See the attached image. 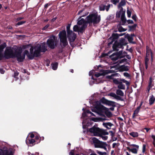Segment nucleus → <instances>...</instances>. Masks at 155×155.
Masks as SVG:
<instances>
[{
  "mask_svg": "<svg viewBox=\"0 0 155 155\" xmlns=\"http://www.w3.org/2000/svg\"><path fill=\"white\" fill-rule=\"evenodd\" d=\"M30 48V53L27 50H25L23 53V55H21V49H19L18 51L16 47H14L12 48L8 47H6L4 52V57L7 59L16 57L18 61L21 62L25 58V55H27L29 59H32L34 57H38L39 56L40 52H45L47 50L45 43H43L41 45L38 44L34 48L30 45H24L22 46L23 49Z\"/></svg>",
  "mask_w": 155,
  "mask_h": 155,
  "instance_id": "f257e3e1",
  "label": "nucleus"
},
{
  "mask_svg": "<svg viewBox=\"0 0 155 155\" xmlns=\"http://www.w3.org/2000/svg\"><path fill=\"white\" fill-rule=\"evenodd\" d=\"M96 104L97 105L96 106L95 108L91 109L92 112H94L95 114L91 112L90 110H87L86 112H84L82 114V117H84L86 116H96V115H102L105 107L100 104V102L97 101Z\"/></svg>",
  "mask_w": 155,
  "mask_h": 155,
  "instance_id": "f03ea898",
  "label": "nucleus"
},
{
  "mask_svg": "<svg viewBox=\"0 0 155 155\" xmlns=\"http://www.w3.org/2000/svg\"><path fill=\"white\" fill-rule=\"evenodd\" d=\"M87 14H86L85 15H83L78 18L77 22L78 25H75L73 27V30L74 31L82 32L83 30L87 26V21L86 22L84 18L80 19L82 17H84Z\"/></svg>",
  "mask_w": 155,
  "mask_h": 155,
  "instance_id": "7ed1b4c3",
  "label": "nucleus"
},
{
  "mask_svg": "<svg viewBox=\"0 0 155 155\" xmlns=\"http://www.w3.org/2000/svg\"><path fill=\"white\" fill-rule=\"evenodd\" d=\"M100 16L98 15L96 13L90 14L87 17V22L89 24H97L100 22Z\"/></svg>",
  "mask_w": 155,
  "mask_h": 155,
  "instance_id": "20e7f679",
  "label": "nucleus"
},
{
  "mask_svg": "<svg viewBox=\"0 0 155 155\" xmlns=\"http://www.w3.org/2000/svg\"><path fill=\"white\" fill-rule=\"evenodd\" d=\"M57 38L53 35L50 37L47 41L48 46L51 49H54L56 46L57 44Z\"/></svg>",
  "mask_w": 155,
  "mask_h": 155,
  "instance_id": "39448f33",
  "label": "nucleus"
},
{
  "mask_svg": "<svg viewBox=\"0 0 155 155\" xmlns=\"http://www.w3.org/2000/svg\"><path fill=\"white\" fill-rule=\"evenodd\" d=\"M92 139L93 140V142L94 143H96L94 144V146L95 147L103 148L105 150H107L106 147L107 145L106 143L99 141L98 140L94 137H93Z\"/></svg>",
  "mask_w": 155,
  "mask_h": 155,
  "instance_id": "423d86ee",
  "label": "nucleus"
},
{
  "mask_svg": "<svg viewBox=\"0 0 155 155\" xmlns=\"http://www.w3.org/2000/svg\"><path fill=\"white\" fill-rule=\"evenodd\" d=\"M58 35L60 38V41L63 44V46H65L67 45L68 43L67 41L66 31L63 30L60 31Z\"/></svg>",
  "mask_w": 155,
  "mask_h": 155,
  "instance_id": "0eeeda50",
  "label": "nucleus"
},
{
  "mask_svg": "<svg viewBox=\"0 0 155 155\" xmlns=\"http://www.w3.org/2000/svg\"><path fill=\"white\" fill-rule=\"evenodd\" d=\"M125 39L121 38L120 41V42L115 41L113 45V48L114 51H118L119 48L123 49V45H124V42Z\"/></svg>",
  "mask_w": 155,
  "mask_h": 155,
  "instance_id": "6e6552de",
  "label": "nucleus"
},
{
  "mask_svg": "<svg viewBox=\"0 0 155 155\" xmlns=\"http://www.w3.org/2000/svg\"><path fill=\"white\" fill-rule=\"evenodd\" d=\"M111 70H110L109 71L107 72V71H104V70H102L103 72L101 73H97L95 74L94 75L95 77L97 78L99 77V76L101 75H104L105 73H111V72H116L117 71L118 69L116 68V66H112L110 67Z\"/></svg>",
  "mask_w": 155,
  "mask_h": 155,
  "instance_id": "1a4fd4ad",
  "label": "nucleus"
},
{
  "mask_svg": "<svg viewBox=\"0 0 155 155\" xmlns=\"http://www.w3.org/2000/svg\"><path fill=\"white\" fill-rule=\"evenodd\" d=\"M100 129L99 127L94 126L89 129V131L91 133L92 135L98 136L100 135Z\"/></svg>",
  "mask_w": 155,
  "mask_h": 155,
  "instance_id": "9d476101",
  "label": "nucleus"
},
{
  "mask_svg": "<svg viewBox=\"0 0 155 155\" xmlns=\"http://www.w3.org/2000/svg\"><path fill=\"white\" fill-rule=\"evenodd\" d=\"M122 54V51H120L118 53H113L110 56V58L112 60L115 61L118 59L119 57L121 58L120 56Z\"/></svg>",
  "mask_w": 155,
  "mask_h": 155,
  "instance_id": "9b49d317",
  "label": "nucleus"
},
{
  "mask_svg": "<svg viewBox=\"0 0 155 155\" xmlns=\"http://www.w3.org/2000/svg\"><path fill=\"white\" fill-rule=\"evenodd\" d=\"M13 153L11 149L5 150L0 149V155H13Z\"/></svg>",
  "mask_w": 155,
  "mask_h": 155,
  "instance_id": "f8f14e48",
  "label": "nucleus"
},
{
  "mask_svg": "<svg viewBox=\"0 0 155 155\" xmlns=\"http://www.w3.org/2000/svg\"><path fill=\"white\" fill-rule=\"evenodd\" d=\"M68 37L70 42L74 41L76 38V35L73 31H71L69 34H68Z\"/></svg>",
  "mask_w": 155,
  "mask_h": 155,
  "instance_id": "ddd939ff",
  "label": "nucleus"
},
{
  "mask_svg": "<svg viewBox=\"0 0 155 155\" xmlns=\"http://www.w3.org/2000/svg\"><path fill=\"white\" fill-rule=\"evenodd\" d=\"M110 5H108L107 6L101 5L99 6V9L101 11H104L105 9L107 12L110 8Z\"/></svg>",
  "mask_w": 155,
  "mask_h": 155,
  "instance_id": "4468645a",
  "label": "nucleus"
},
{
  "mask_svg": "<svg viewBox=\"0 0 155 155\" xmlns=\"http://www.w3.org/2000/svg\"><path fill=\"white\" fill-rule=\"evenodd\" d=\"M146 56L150 58V56L151 57V59H152V52L151 49L148 46H147Z\"/></svg>",
  "mask_w": 155,
  "mask_h": 155,
  "instance_id": "2eb2a0df",
  "label": "nucleus"
},
{
  "mask_svg": "<svg viewBox=\"0 0 155 155\" xmlns=\"http://www.w3.org/2000/svg\"><path fill=\"white\" fill-rule=\"evenodd\" d=\"M108 95L113 97L116 99L121 101L122 100V98L120 97L117 95V94L114 93H110L108 94Z\"/></svg>",
  "mask_w": 155,
  "mask_h": 155,
  "instance_id": "dca6fc26",
  "label": "nucleus"
},
{
  "mask_svg": "<svg viewBox=\"0 0 155 155\" xmlns=\"http://www.w3.org/2000/svg\"><path fill=\"white\" fill-rule=\"evenodd\" d=\"M6 44L4 43L0 45V60L2 59V52L3 51L4 48L6 47Z\"/></svg>",
  "mask_w": 155,
  "mask_h": 155,
  "instance_id": "f3484780",
  "label": "nucleus"
},
{
  "mask_svg": "<svg viewBox=\"0 0 155 155\" xmlns=\"http://www.w3.org/2000/svg\"><path fill=\"white\" fill-rule=\"evenodd\" d=\"M142 105V103H141L140 104V105L138 107L136 110L134 111V113L132 115V117L133 118H134L138 114V113L140 108L141 107V106Z\"/></svg>",
  "mask_w": 155,
  "mask_h": 155,
  "instance_id": "a211bd4d",
  "label": "nucleus"
},
{
  "mask_svg": "<svg viewBox=\"0 0 155 155\" xmlns=\"http://www.w3.org/2000/svg\"><path fill=\"white\" fill-rule=\"evenodd\" d=\"M149 104L150 105L153 104L155 101V97L152 95L149 97Z\"/></svg>",
  "mask_w": 155,
  "mask_h": 155,
  "instance_id": "6ab92c4d",
  "label": "nucleus"
},
{
  "mask_svg": "<svg viewBox=\"0 0 155 155\" xmlns=\"http://www.w3.org/2000/svg\"><path fill=\"white\" fill-rule=\"evenodd\" d=\"M126 20L125 16V14L123 13L121 15L120 23L122 25H124L126 22Z\"/></svg>",
  "mask_w": 155,
  "mask_h": 155,
  "instance_id": "aec40b11",
  "label": "nucleus"
},
{
  "mask_svg": "<svg viewBox=\"0 0 155 155\" xmlns=\"http://www.w3.org/2000/svg\"><path fill=\"white\" fill-rule=\"evenodd\" d=\"M103 125L107 129H110L111 128V127L113 125V124L110 123H103Z\"/></svg>",
  "mask_w": 155,
  "mask_h": 155,
  "instance_id": "412c9836",
  "label": "nucleus"
},
{
  "mask_svg": "<svg viewBox=\"0 0 155 155\" xmlns=\"http://www.w3.org/2000/svg\"><path fill=\"white\" fill-rule=\"evenodd\" d=\"M108 134V132L106 130L101 129L100 130V135L99 136L101 135H105Z\"/></svg>",
  "mask_w": 155,
  "mask_h": 155,
  "instance_id": "4be33fe9",
  "label": "nucleus"
},
{
  "mask_svg": "<svg viewBox=\"0 0 155 155\" xmlns=\"http://www.w3.org/2000/svg\"><path fill=\"white\" fill-rule=\"evenodd\" d=\"M116 93L117 95H119L122 97L124 96V93L120 89H117Z\"/></svg>",
  "mask_w": 155,
  "mask_h": 155,
  "instance_id": "5701e85b",
  "label": "nucleus"
},
{
  "mask_svg": "<svg viewBox=\"0 0 155 155\" xmlns=\"http://www.w3.org/2000/svg\"><path fill=\"white\" fill-rule=\"evenodd\" d=\"M117 87L119 89L124 90L125 86L124 84H123L122 82H120L117 85Z\"/></svg>",
  "mask_w": 155,
  "mask_h": 155,
  "instance_id": "b1692460",
  "label": "nucleus"
},
{
  "mask_svg": "<svg viewBox=\"0 0 155 155\" xmlns=\"http://www.w3.org/2000/svg\"><path fill=\"white\" fill-rule=\"evenodd\" d=\"M127 149L129 151H130L134 153L137 154V150L136 148L130 149V147H127Z\"/></svg>",
  "mask_w": 155,
  "mask_h": 155,
  "instance_id": "393cba45",
  "label": "nucleus"
},
{
  "mask_svg": "<svg viewBox=\"0 0 155 155\" xmlns=\"http://www.w3.org/2000/svg\"><path fill=\"white\" fill-rule=\"evenodd\" d=\"M129 134L131 136L134 137H136L138 136L139 134L137 132H132L129 133Z\"/></svg>",
  "mask_w": 155,
  "mask_h": 155,
  "instance_id": "a878e982",
  "label": "nucleus"
},
{
  "mask_svg": "<svg viewBox=\"0 0 155 155\" xmlns=\"http://www.w3.org/2000/svg\"><path fill=\"white\" fill-rule=\"evenodd\" d=\"M58 63L57 62H55L51 64L52 68L54 70H56L57 69L58 67Z\"/></svg>",
  "mask_w": 155,
  "mask_h": 155,
  "instance_id": "bb28decb",
  "label": "nucleus"
},
{
  "mask_svg": "<svg viewBox=\"0 0 155 155\" xmlns=\"http://www.w3.org/2000/svg\"><path fill=\"white\" fill-rule=\"evenodd\" d=\"M150 58L148 57H146L145 60V64L146 66V69H147L148 67V62Z\"/></svg>",
  "mask_w": 155,
  "mask_h": 155,
  "instance_id": "cd10ccee",
  "label": "nucleus"
},
{
  "mask_svg": "<svg viewBox=\"0 0 155 155\" xmlns=\"http://www.w3.org/2000/svg\"><path fill=\"white\" fill-rule=\"evenodd\" d=\"M106 104L109 106H114L115 105V102L111 101H106Z\"/></svg>",
  "mask_w": 155,
  "mask_h": 155,
  "instance_id": "c85d7f7f",
  "label": "nucleus"
},
{
  "mask_svg": "<svg viewBox=\"0 0 155 155\" xmlns=\"http://www.w3.org/2000/svg\"><path fill=\"white\" fill-rule=\"evenodd\" d=\"M126 54L127 53L125 51H124L123 52H122V54L121 55L120 57L123 58L125 57H126V58L129 59H130L131 58V57L130 55L126 54Z\"/></svg>",
  "mask_w": 155,
  "mask_h": 155,
  "instance_id": "c756f323",
  "label": "nucleus"
},
{
  "mask_svg": "<svg viewBox=\"0 0 155 155\" xmlns=\"http://www.w3.org/2000/svg\"><path fill=\"white\" fill-rule=\"evenodd\" d=\"M125 4L126 2L124 0H121L118 5V7L121 6H124L125 5Z\"/></svg>",
  "mask_w": 155,
  "mask_h": 155,
  "instance_id": "7c9ffc66",
  "label": "nucleus"
},
{
  "mask_svg": "<svg viewBox=\"0 0 155 155\" xmlns=\"http://www.w3.org/2000/svg\"><path fill=\"white\" fill-rule=\"evenodd\" d=\"M115 76V74H112L110 75H107L106 76L107 79H113V77Z\"/></svg>",
  "mask_w": 155,
  "mask_h": 155,
  "instance_id": "2f4dec72",
  "label": "nucleus"
},
{
  "mask_svg": "<svg viewBox=\"0 0 155 155\" xmlns=\"http://www.w3.org/2000/svg\"><path fill=\"white\" fill-rule=\"evenodd\" d=\"M96 152L100 155H107V153L106 152H102L98 150H97Z\"/></svg>",
  "mask_w": 155,
  "mask_h": 155,
  "instance_id": "473e14b6",
  "label": "nucleus"
},
{
  "mask_svg": "<svg viewBox=\"0 0 155 155\" xmlns=\"http://www.w3.org/2000/svg\"><path fill=\"white\" fill-rule=\"evenodd\" d=\"M70 26L71 24H68L67 26V34H69L70 33L71 31H70Z\"/></svg>",
  "mask_w": 155,
  "mask_h": 155,
  "instance_id": "72a5a7b5",
  "label": "nucleus"
},
{
  "mask_svg": "<svg viewBox=\"0 0 155 155\" xmlns=\"http://www.w3.org/2000/svg\"><path fill=\"white\" fill-rule=\"evenodd\" d=\"M121 68L122 69L123 71H127L128 68L127 67L125 66L124 65H122L121 67Z\"/></svg>",
  "mask_w": 155,
  "mask_h": 155,
  "instance_id": "f704fd0d",
  "label": "nucleus"
},
{
  "mask_svg": "<svg viewBox=\"0 0 155 155\" xmlns=\"http://www.w3.org/2000/svg\"><path fill=\"white\" fill-rule=\"evenodd\" d=\"M27 140H29V143L32 144H33V143H34L35 142V140L32 139H29V138L28 139V138H27Z\"/></svg>",
  "mask_w": 155,
  "mask_h": 155,
  "instance_id": "c9c22d12",
  "label": "nucleus"
},
{
  "mask_svg": "<svg viewBox=\"0 0 155 155\" xmlns=\"http://www.w3.org/2000/svg\"><path fill=\"white\" fill-rule=\"evenodd\" d=\"M120 144L119 143H114L112 144V148H115V147H118L119 146Z\"/></svg>",
  "mask_w": 155,
  "mask_h": 155,
  "instance_id": "e433bc0d",
  "label": "nucleus"
},
{
  "mask_svg": "<svg viewBox=\"0 0 155 155\" xmlns=\"http://www.w3.org/2000/svg\"><path fill=\"white\" fill-rule=\"evenodd\" d=\"M120 81H122L124 83H125L127 85H129V82L127 81H126V80L124 79H121Z\"/></svg>",
  "mask_w": 155,
  "mask_h": 155,
  "instance_id": "4c0bfd02",
  "label": "nucleus"
},
{
  "mask_svg": "<svg viewBox=\"0 0 155 155\" xmlns=\"http://www.w3.org/2000/svg\"><path fill=\"white\" fill-rule=\"evenodd\" d=\"M99 136L101 137L104 140H106L108 138L105 135H101Z\"/></svg>",
  "mask_w": 155,
  "mask_h": 155,
  "instance_id": "58836bf2",
  "label": "nucleus"
},
{
  "mask_svg": "<svg viewBox=\"0 0 155 155\" xmlns=\"http://www.w3.org/2000/svg\"><path fill=\"white\" fill-rule=\"evenodd\" d=\"M113 81L116 84H118L121 82L119 81L117 79H113Z\"/></svg>",
  "mask_w": 155,
  "mask_h": 155,
  "instance_id": "ea45409f",
  "label": "nucleus"
},
{
  "mask_svg": "<svg viewBox=\"0 0 155 155\" xmlns=\"http://www.w3.org/2000/svg\"><path fill=\"white\" fill-rule=\"evenodd\" d=\"M119 0H111V2L113 4L116 5L119 2Z\"/></svg>",
  "mask_w": 155,
  "mask_h": 155,
  "instance_id": "a19ab883",
  "label": "nucleus"
},
{
  "mask_svg": "<svg viewBox=\"0 0 155 155\" xmlns=\"http://www.w3.org/2000/svg\"><path fill=\"white\" fill-rule=\"evenodd\" d=\"M128 41L130 42H132L133 40V38L132 36H130V35L128 37Z\"/></svg>",
  "mask_w": 155,
  "mask_h": 155,
  "instance_id": "79ce46f5",
  "label": "nucleus"
},
{
  "mask_svg": "<svg viewBox=\"0 0 155 155\" xmlns=\"http://www.w3.org/2000/svg\"><path fill=\"white\" fill-rule=\"evenodd\" d=\"M118 30L120 32H122L126 31V29L123 28L122 27H120L118 28Z\"/></svg>",
  "mask_w": 155,
  "mask_h": 155,
  "instance_id": "37998d69",
  "label": "nucleus"
},
{
  "mask_svg": "<svg viewBox=\"0 0 155 155\" xmlns=\"http://www.w3.org/2000/svg\"><path fill=\"white\" fill-rule=\"evenodd\" d=\"M127 13L128 17L129 18L130 17L131 15V12L128 9H127Z\"/></svg>",
  "mask_w": 155,
  "mask_h": 155,
  "instance_id": "c03bdc74",
  "label": "nucleus"
},
{
  "mask_svg": "<svg viewBox=\"0 0 155 155\" xmlns=\"http://www.w3.org/2000/svg\"><path fill=\"white\" fill-rule=\"evenodd\" d=\"M146 149V145L145 144H143V148H142V152L143 153H144Z\"/></svg>",
  "mask_w": 155,
  "mask_h": 155,
  "instance_id": "a18cd8bd",
  "label": "nucleus"
},
{
  "mask_svg": "<svg viewBox=\"0 0 155 155\" xmlns=\"http://www.w3.org/2000/svg\"><path fill=\"white\" fill-rule=\"evenodd\" d=\"M152 138L153 139V144L154 146L155 147V135H152Z\"/></svg>",
  "mask_w": 155,
  "mask_h": 155,
  "instance_id": "49530a36",
  "label": "nucleus"
},
{
  "mask_svg": "<svg viewBox=\"0 0 155 155\" xmlns=\"http://www.w3.org/2000/svg\"><path fill=\"white\" fill-rule=\"evenodd\" d=\"M123 74L124 76L127 77H129L130 76V74L127 72H124Z\"/></svg>",
  "mask_w": 155,
  "mask_h": 155,
  "instance_id": "de8ad7c7",
  "label": "nucleus"
},
{
  "mask_svg": "<svg viewBox=\"0 0 155 155\" xmlns=\"http://www.w3.org/2000/svg\"><path fill=\"white\" fill-rule=\"evenodd\" d=\"M95 71L94 70H92L90 71L89 72V75L90 76H91L92 75V74L94 73Z\"/></svg>",
  "mask_w": 155,
  "mask_h": 155,
  "instance_id": "09e8293b",
  "label": "nucleus"
},
{
  "mask_svg": "<svg viewBox=\"0 0 155 155\" xmlns=\"http://www.w3.org/2000/svg\"><path fill=\"white\" fill-rule=\"evenodd\" d=\"M132 19L134 20L135 21H137V16L136 15H134L132 16Z\"/></svg>",
  "mask_w": 155,
  "mask_h": 155,
  "instance_id": "8fccbe9b",
  "label": "nucleus"
},
{
  "mask_svg": "<svg viewBox=\"0 0 155 155\" xmlns=\"http://www.w3.org/2000/svg\"><path fill=\"white\" fill-rule=\"evenodd\" d=\"M25 22L24 21H21L17 23V25H22V24H23L24 23H25Z\"/></svg>",
  "mask_w": 155,
  "mask_h": 155,
  "instance_id": "3c124183",
  "label": "nucleus"
},
{
  "mask_svg": "<svg viewBox=\"0 0 155 155\" xmlns=\"http://www.w3.org/2000/svg\"><path fill=\"white\" fill-rule=\"evenodd\" d=\"M120 15V12H117L116 14V16L117 18H119Z\"/></svg>",
  "mask_w": 155,
  "mask_h": 155,
  "instance_id": "603ef678",
  "label": "nucleus"
},
{
  "mask_svg": "<svg viewBox=\"0 0 155 155\" xmlns=\"http://www.w3.org/2000/svg\"><path fill=\"white\" fill-rule=\"evenodd\" d=\"M92 120L94 121L95 122H97L98 120V119L97 118L92 117L91 118Z\"/></svg>",
  "mask_w": 155,
  "mask_h": 155,
  "instance_id": "864d4df0",
  "label": "nucleus"
},
{
  "mask_svg": "<svg viewBox=\"0 0 155 155\" xmlns=\"http://www.w3.org/2000/svg\"><path fill=\"white\" fill-rule=\"evenodd\" d=\"M127 61V59L126 58H124L122 59H121L120 61V63H123L125 62H126Z\"/></svg>",
  "mask_w": 155,
  "mask_h": 155,
  "instance_id": "5fc2aeb1",
  "label": "nucleus"
},
{
  "mask_svg": "<svg viewBox=\"0 0 155 155\" xmlns=\"http://www.w3.org/2000/svg\"><path fill=\"white\" fill-rule=\"evenodd\" d=\"M152 83V78L150 77V82L149 83V87L151 86V84Z\"/></svg>",
  "mask_w": 155,
  "mask_h": 155,
  "instance_id": "6e6d98bb",
  "label": "nucleus"
},
{
  "mask_svg": "<svg viewBox=\"0 0 155 155\" xmlns=\"http://www.w3.org/2000/svg\"><path fill=\"white\" fill-rule=\"evenodd\" d=\"M137 25V24H134L133 25L131 26L130 27V28L131 29H134L136 27Z\"/></svg>",
  "mask_w": 155,
  "mask_h": 155,
  "instance_id": "4d7b16f0",
  "label": "nucleus"
},
{
  "mask_svg": "<svg viewBox=\"0 0 155 155\" xmlns=\"http://www.w3.org/2000/svg\"><path fill=\"white\" fill-rule=\"evenodd\" d=\"M85 123V122L84 120L83 122H82V124H83V128H84L86 127V126L84 124Z\"/></svg>",
  "mask_w": 155,
  "mask_h": 155,
  "instance_id": "13d9d810",
  "label": "nucleus"
},
{
  "mask_svg": "<svg viewBox=\"0 0 155 155\" xmlns=\"http://www.w3.org/2000/svg\"><path fill=\"white\" fill-rule=\"evenodd\" d=\"M127 22L128 24H133V21L132 20H128L127 21Z\"/></svg>",
  "mask_w": 155,
  "mask_h": 155,
  "instance_id": "bf43d9fd",
  "label": "nucleus"
},
{
  "mask_svg": "<svg viewBox=\"0 0 155 155\" xmlns=\"http://www.w3.org/2000/svg\"><path fill=\"white\" fill-rule=\"evenodd\" d=\"M131 146H133L134 147H136L137 149H138L139 148V146L137 145H136L134 144H131Z\"/></svg>",
  "mask_w": 155,
  "mask_h": 155,
  "instance_id": "052dcab7",
  "label": "nucleus"
},
{
  "mask_svg": "<svg viewBox=\"0 0 155 155\" xmlns=\"http://www.w3.org/2000/svg\"><path fill=\"white\" fill-rule=\"evenodd\" d=\"M49 25H46L43 28V30H45L49 26Z\"/></svg>",
  "mask_w": 155,
  "mask_h": 155,
  "instance_id": "680f3d73",
  "label": "nucleus"
},
{
  "mask_svg": "<svg viewBox=\"0 0 155 155\" xmlns=\"http://www.w3.org/2000/svg\"><path fill=\"white\" fill-rule=\"evenodd\" d=\"M119 150L118 149L115 148V152L117 154H118Z\"/></svg>",
  "mask_w": 155,
  "mask_h": 155,
  "instance_id": "e2e57ef3",
  "label": "nucleus"
},
{
  "mask_svg": "<svg viewBox=\"0 0 155 155\" xmlns=\"http://www.w3.org/2000/svg\"><path fill=\"white\" fill-rule=\"evenodd\" d=\"M18 74V72H15L14 73V77L15 78H16V77L17 76Z\"/></svg>",
  "mask_w": 155,
  "mask_h": 155,
  "instance_id": "0e129e2a",
  "label": "nucleus"
},
{
  "mask_svg": "<svg viewBox=\"0 0 155 155\" xmlns=\"http://www.w3.org/2000/svg\"><path fill=\"white\" fill-rule=\"evenodd\" d=\"M0 72L2 74H3L4 73V71L2 69H0Z\"/></svg>",
  "mask_w": 155,
  "mask_h": 155,
  "instance_id": "69168bd1",
  "label": "nucleus"
},
{
  "mask_svg": "<svg viewBox=\"0 0 155 155\" xmlns=\"http://www.w3.org/2000/svg\"><path fill=\"white\" fill-rule=\"evenodd\" d=\"M114 150H112L111 151V155H115V153H114Z\"/></svg>",
  "mask_w": 155,
  "mask_h": 155,
  "instance_id": "338daca9",
  "label": "nucleus"
},
{
  "mask_svg": "<svg viewBox=\"0 0 155 155\" xmlns=\"http://www.w3.org/2000/svg\"><path fill=\"white\" fill-rule=\"evenodd\" d=\"M30 136L31 139L34 137V135L33 134H30Z\"/></svg>",
  "mask_w": 155,
  "mask_h": 155,
  "instance_id": "774afa93",
  "label": "nucleus"
}]
</instances>
